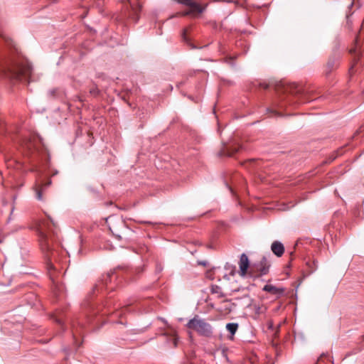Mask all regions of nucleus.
Segmentation results:
<instances>
[{"label": "nucleus", "mask_w": 364, "mask_h": 364, "mask_svg": "<svg viewBox=\"0 0 364 364\" xmlns=\"http://www.w3.org/2000/svg\"><path fill=\"white\" fill-rule=\"evenodd\" d=\"M0 37H1L6 42L9 41V38L6 37L3 33H0Z\"/></svg>", "instance_id": "nucleus-22"}, {"label": "nucleus", "mask_w": 364, "mask_h": 364, "mask_svg": "<svg viewBox=\"0 0 364 364\" xmlns=\"http://www.w3.org/2000/svg\"><path fill=\"white\" fill-rule=\"evenodd\" d=\"M90 92L93 95H96L98 93V90L97 89H93V90H90Z\"/></svg>", "instance_id": "nucleus-23"}, {"label": "nucleus", "mask_w": 364, "mask_h": 364, "mask_svg": "<svg viewBox=\"0 0 364 364\" xmlns=\"http://www.w3.org/2000/svg\"><path fill=\"white\" fill-rule=\"evenodd\" d=\"M37 230L39 244L42 251L50 252L56 233L51 229H37Z\"/></svg>", "instance_id": "nucleus-3"}, {"label": "nucleus", "mask_w": 364, "mask_h": 364, "mask_svg": "<svg viewBox=\"0 0 364 364\" xmlns=\"http://www.w3.org/2000/svg\"><path fill=\"white\" fill-rule=\"evenodd\" d=\"M186 326L196 331L200 336L210 338L213 336V329L212 326L205 321V319L200 318L198 316H195L193 318L189 320Z\"/></svg>", "instance_id": "nucleus-2"}, {"label": "nucleus", "mask_w": 364, "mask_h": 364, "mask_svg": "<svg viewBox=\"0 0 364 364\" xmlns=\"http://www.w3.org/2000/svg\"><path fill=\"white\" fill-rule=\"evenodd\" d=\"M270 267V262L268 259L263 256L261 260L257 263H254L250 267L251 272H256L257 276H263L268 274Z\"/></svg>", "instance_id": "nucleus-5"}, {"label": "nucleus", "mask_w": 364, "mask_h": 364, "mask_svg": "<svg viewBox=\"0 0 364 364\" xmlns=\"http://www.w3.org/2000/svg\"><path fill=\"white\" fill-rule=\"evenodd\" d=\"M114 274L113 272H109L105 275H103L102 279L100 282L97 284L94 287V291H99L102 288V286H107L108 282H111V277Z\"/></svg>", "instance_id": "nucleus-10"}, {"label": "nucleus", "mask_w": 364, "mask_h": 364, "mask_svg": "<svg viewBox=\"0 0 364 364\" xmlns=\"http://www.w3.org/2000/svg\"><path fill=\"white\" fill-rule=\"evenodd\" d=\"M51 183V181H49L47 184L45 185V187L46 188Z\"/></svg>", "instance_id": "nucleus-30"}, {"label": "nucleus", "mask_w": 364, "mask_h": 364, "mask_svg": "<svg viewBox=\"0 0 364 364\" xmlns=\"http://www.w3.org/2000/svg\"><path fill=\"white\" fill-rule=\"evenodd\" d=\"M55 322L57 323H58L60 326V327L63 328V330L64 331L63 321L60 318H55Z\"/></svg>", "instance_id": "nucleus-20"}, {"label": "nucleus", "mask_w": 364, "mask_h": 364, "mask_svg": "<svg viewBox=\"0 0 364 364\" xmlns=\"http://www.w3.org/2000/svg\"><path fill=\"white\" fill-rule=\"evenodd\" d=\"M339 60V54H334L331 56L327 62L326 67V75H328L333 70L338 67Z\"/></svg>", "instance_id": "nucleus-6"}, {"label": "nucleus", "mask_w": 364, "mask_h": 364, "mask_svg": "<svg viewBox=\"0 0 364 364\" xmlns=\"http://www.w3.org/2000/svg\"><path fill=\"white\" fill-rule=\"evenodd\" d=\"M129 6L132 10L133 12V18L134 19V21L136 22L139 19L138 13L139 12L141 9V0H127Z\"/></svg>", "instance_id": "nucleus-8"}, {"label": "nucleus", "mask_w": 364, "mask_h": 364, "mask_svg": "<svg viewBox=\"0 0 364 364\" xmlns=\"http://www.w3.org/2000/svg\"><path fill=\"white\" fill-rule=\"evenodd\" d=\"M43 225H47V226H49V225H50V224H49V223H48V222H47L46 223H43Z\"/></svg>", "instance_id": "nucleus-31"}, {"label": "nucleus", "mask_w": 364, "mask_h": 364, "mask_svg": "<svg viewBox=\"0 0 364 364\" xmlns=\"http://www.w3.org/2000/svg\"><path fill=\"white\" fill-rule=\"evenodd\" d=\"M271 250L277 257H281L284 252L283 244L279 241H274L271 245Z\"/></svg>", "instance_id": "nucleus-11"}, {"label": "nucleus", "mask_w": 364, "mask_h": 364, "mask_svg": "<svg viewBox=\"0 0 364 364\" xmlns=\"http://www.w3.org/2000/svg\"><path fill=\"white\" fill-rule=\"evenodd\" d=\"M239 291V289H238L232 290V291Z\"/></svg>", "instance_id": "nucleus-35"}, {"label": "nucleus", "mask_w": 364, "mask_h": 364, "mask_svg": "<svg viewBox=\"0 0 364 364\" xmlns=\"http://www.w3.org/2000/svg\"><path fill=\"white\" fill-rule=\"evenodd\" d=\"M263 291L270 293L276 296H282L284 292V289L279 288L272 284H266L264 286Z\"/></svg>", "instance_id": "nucleus-9"}, {"label": "nucleus", "mask_w": 364, "mask_h": 364, "mask_svg": "<svg viewBox=\"0 0 364 364\" xmlns=\"http://www.w3.org/2000/svg\"><path fill=\"white\" fill-rule=\"evenodd\" d=\"M98 8H101L104 4L105 0H92Z\"/></svg>", "instance_id": "nucleus-18"}, {"label": "nucleus", "mask_w": 364, "mask_h": 364, "mask_svg": "<svg viewBox=\"0 0 364 364\" xmlns=\"http://www.w3.org/2000/svg\"><path fill=\"white\" fill-rule=\"evenodd\" d=\"M48 220L50 222V223L53 225V226H55L56 225V223L51 219H48Z\"/></svg>", "instance_id": "nucleus-27"}, {"label": "nucleus", "mask_w": 364, "mask_h": 364, "mask_svg": "<svg viewBox=\"0 0 364 364\" xmlns=\"http://www.w3.org/2000/svg\"><path fill=\"white\" fill-rule=\"evenodd\" d=\"M83 305L85 306L87 305V303H85ZM87 307L90 309V310L91 311H92V312H93V313H95V314L97 311L98 312V311H99V310H98V309H96V308H95V304H94L87 303Z\"/></svg>", "instance_id": "nucleus-16"}, {"label": "nucleus", "mask_w": 364, "mask_h": 364, "mask_svg": "<svg viewBox=\"0 0 364 364\" xmlns=\"http://www.w3.org/2000/svg\"><path fill=\"white\" fill-rule=\"evenodd\" d=\"M290 90H290V92H292V93H293V92H294V90H291V88H290Z\"/></svg>", "instance_id": "nucleus-34"}, {"label": "nucleus", "mask_w": 364, "mask_h": 364, "mask_svg": "<svg viewBox=\"0 0 364 364\" xmlns=\"http://www.w3.org/2000/svg\"><path fill=\"white\" fill-rule=\"evenodd\" d=\"M349 52H350L352 55H355V59H354V60H355V62H357V61L358 60V59H359V56H360V46H359V45H358V40H357V39L355 40V46H354L353 48H351L350 49Z\"/></svg>", "instance_id": "nucleus-12"}, {"label": "nucleus", "mask_w": 364, "mask_h": 364, "mask_svg": "<svg viewBox=\"0 0 364 364\" xmlns=\"http://www.w3.org/2000/svg\"><path fill=\"white\" fill-rule=\"evenodd\" d=\"M211 292L213 294H218V296L223 298L225 296V294L223 293L221 288L219 286L215 285L211 288Z\"/></svg>", "instance_id": "nucleus-15"}, {"label": "nucleus", "mask_w": 364, "mask_h": 364, "mask_svg": "<svg viewBox=\"0 0 364 364\" xmlns=\"http://www.w3.org/2000/svg\"><path fill=\"white\" fill-rule=\"evenodd\" d=\"M36 197L38 200H43V194L41 189H36Z\"/></svg>", "instance_id": "nucleus-17"}, {"label": "nucleus", "mask_w": 364, "mask_h": 364, "mask_svg": "<svg viewBox=\"0 0 364 364\" xmlns=\"http://www.w3.org/2000/svg\"><path fill=\"white\" fill-rule=\"evenodd\" d=\"M239 151V149H235V150L234 151V152H233V153L230 154V155L231 156V155H232L234 153H235V152H237V151Z\"/></svg>", "instance_id": "nucleus-29"}, {"label": "nucleus", "mask_w": 364, "mask_h": 364, "mask_svg": "<svg viewBox=\"0 0 364 364\" xmlns=\"http://www.w3.org/2000/svg\"><path fill=\"white\" fill-rule=\"evenodd\" d=\"M267 111H268V112H274V113H275V114H278V112H277V111H274V110L273 109V108H267Z\"/></svg>", "instance_id": "nucleus-25"}, {"label": "nucleus", "mask_w": 364, "mask_h": 364, "mask_svg": "<svg viewBox=\"0 0 364 364\" xmlns=\"http://www.w3.org/2000/svg\"><path fill=\"white\" fill-rule=\"evenodd\" d=\"M239 325L237 323H228L226 325L227 331L230 333V338H232L238 329Z\"/></svg>", "instance_id": "nucleus-13"}, {"label": "nucleus", "mask_w": 364, "mask_h": 364, "mask_svg": "<svg viewBox=\"0 0 364 364\" xmlns=\"http://www.w3.org/2000/svg\"><path fill=\"white\" fill-rule=\"evenodd\" d=\"M323 356H326V354L325 353H322L320 356V358H318V360H321Z\"/></svg>", "instance_id": "nucleus-28"}, {"label": "nucleus", "mask_w": 364, "mask_h": 364, "mask_svg": "<svg viewBox=\"0 0 364 364\" xmlns=\"http://www.w3.org/2000/svg\"><path fill=\"white\" fill-rule=\"evenodd\" d=\"M299 102H301V103H305L306 102H307V100H305V99H301H301H299Z\"/></svg>", "instance_id": "nucleus-26"}, {"label": "nucleus", "mask_w": 364, "mask_h": 364, "mask_svg": "<svg viewBox=\"0 0 364 364\" xmlns=\"http://www.w3.org/2000/svg\"><path fill=\"white\" fill-rule=\"evenodd\" d=\"M207 263H208V262H205V261H200V262H198V264H201V265H203V266H206V265H207Z\"/></svg>", "instance_id": "nucleus-24"}, {"label": "nucleus", "mask_w": 364, "mask_h": 364, "mask_svg": "<svg viewBox=\"0 0 364 364\" xmlns=\"http://www.w3.org/2000/svg\"><path fill=\"white\" fill-rule=\"evenodd\" d=\"M314 265H315V266H316V267H317V262H314Z\"/></svg>", "instance_id": "nucleus-33"}, {"label": "nucleus", "mask_w": 364, "mask_h": 364, "mask_svg": "<svg viewBox=\"0 0 364 364\" xmlns=\"http://www.w3.org/2000/svg\"><path fill=\"white\" fill-rule=\"evenodd\" d=\"M0 73L6 77L17 80H28L32 73V68L28 63H14L0 60Z\"/></svg>", "instance_id": "nucleus-1"}, {"label": "nucleus", "mask_w": 364, "mask_h": 364, "mask_svg": "<svg viewBox=\"0 0 364 364\" xmlns=\"http://www.w3.org/2000/svg\"><path fill=\"white\" fill-rule=\"evenodd\" d=\"M288 102L289 100L284 97H279L273 102V107L282 109L284 108Z\"/></svg>", "instance_id": "nucleus-14"}, {"label": "nucleus", "mask_w": 364, "mask_h": 364, "mask_svg": "<svg viewBox=\"0 0 364 364\" xmlns=\"http://www.w3.org/2000/svg\"><path fill=\"white\" fill-rule=\"evenodd\" d=\"M52 1H53V2H55V1H56V0H53Z\"/></svg>", "instance_id": "nucleus-37"}, {"label": "nucleus", "mask_w": 364, "mask_h": 364, "mask_svg": "<svg viewBox=\"0 0 364 364\" xmlns=\"http://www.w3.org/2000/svg\"><path fill=\"white\" fill-rule=\"evenodd\" d=\"M174 345H175V346H177V341H176V339H175V341H174Z\"/></svg>", "instance_id": "nucleus-32"}, {"label": "nucleus", "mask_w": 364, "mask_h": 364, "mask_svg": "<svg viewBox=\"0 0 364 364\" xmlns=\"http://www.w3.org/2000/svg\"><path fill=\"white\" fill-rule=\"evenodd\" d=\"M108 230H109V231H110V232H112V233L115 236V237H116L117 240H120L122 238V235H120V234H116V233L113 231V230H112V229H108Z\"/></svg>", "instance_id": "nucleus-19"}, {"label": "nucleus", "mask_w": 364, "mask_h": 364, "mask_svg": "<svg viewBox=\"0 0 364 364\" xmlns=\"http://www.w3.org/2000/svg\"><path fill=\"white\" fill-rule=\"evenodd\" d=\"M176 1L178 4L185 5L188 7V9L183 12L178 13L176 14L177 16H190L192 17H196L199 14H202L207 6V5L202 6L194 0H176Z\"/></svg>", "instance_id": "nucleus-4"}, {"label": "nucleus", "mask_w": 364, "mask_h": 364, "mask_svg": "<svg viewBox=\"0 0 364 364\" xmlns=\"http://www.w3.org/2000/svg\"><path fill=\"white\" fill-rule=\"evenodd\" d=\"M255 313L257 314H259L262 311H261V307L259 306H255Z\"/></svg>", "instance_id": "nucleus-21"}, {"label": "nucleus", "mask_w": 364, "mask_h": 364, "mask_svg": "<svg viewBox=\"0 0 364 364\" xmlns=\"http://www.w3.org/2000/svg\"><path fill=\"white\" fill-rule=\"evenodd\" d=\"M3 240L2 238H0V243L2 242Z\"/></svg>", "instance_id": "nucleus-36"}, {"label": "nucleus", "mask_w": 364, "mask_h": 364, "mask_svg": "<svg viewBox=\"0 0 364 364\" xmlns=\"http://www.w3.org/2000/svg\"><path fill=\"white\" fill-rule=\"evenodd\" d=\"M250 266L249 259L246 254L242 253L240 258L239 267L240 274L245 276Z\"/></svg>", "instance_id": "nucleus-7"}]
</instances>
